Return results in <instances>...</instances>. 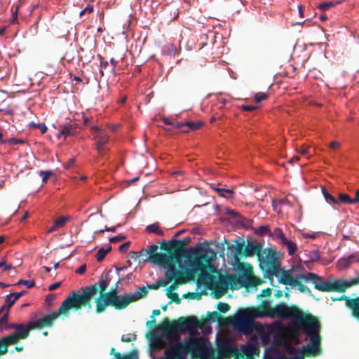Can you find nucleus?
Masks as SVG:
<instances>
[{
  "mask_svg": "<svg viewBox=\"0 0 359 359\" xmlns=\"http://www.w3.org/2000/svg\"><path fill=\"white\" fill-rule=\"evenodd\" d=\"M185 241L182 240H175L172 245H168L163 241L161 248L168 252L169 254L158 253V247L156 245H150L149 259L151 262L158 264L162 266H167L165 276L168 277V280L184 281V284L190 278V273L187 271H181L172 264L173 261H176L181 255V252L184 251Z\"/></svg>",
  "mask_w": 359,
  "mask_h": 359,
  "instance_id": "nucleus-1",
  "label": "nucleus"
},
{
  "mask_svg": "<svg viewBox=\"0 0 359 359\" xmlns=\"http://www.w3.org/2000/svg\"><path fill=\"white\" fill-rule=\"evenodd\" d=\"M273 313V307L271 306L270 302L264 301L258 308L241 309L237 316L230 319L236 330L244 334H250L255 329L254 318L264 316L271 318Z\"/></svg>",
  "mask_w": 359,
  "mask_h": 359,
  "instance_id": "nucleus-2",
  "label": "nucleus"
},
{
  "mask_svg": "<svg viewBox=\"0 0 359 359\" xmlns=\"http://www.w3.org/2000/svg\"><path fill=\"white\" fill-rule=\"evenodd\" d=\"M216 348L214 353L215 359H255V356L259 354V348L257 344L242 345L240 351L233 340L229 338L218 340Z\"/></svg>",
  "mask_w": 359,
  "mask_h": 359,
  "instance_id": "nucleus-3",
  "label": "nucleus"
},
{
  "mask_svg": "<svg viewBox=\"0 0 359 359\" xmlns=\"http://www.w3.org/2000/svg\"><path fill=\"white\" fill-rule=\"evenodd\" d=\"M309 337V342L302 346V355L298 357L314 358L322 353L320 347L322 337L320 335V324L318 318L308 313V316L299 325Z\"/></svg>",
  "mask_w": 359,
  "mask_h": 359,
  "instance_id": "nucleus-4",
  "label": "nucleus"
},
{
  "mask_svg": "<svg viewBox=\"0 0 359 359\" xmlns=\"http://www.w3.org/2000/svg\"><path fill=\"white\" fill-rule=\"evenodd\" d=\"M109 275H105L97 283L82 288L81 293L73 291L69 296L79 310L82 307H87L88 311L92 309L91 300L93 297L99 291V296H102L107 292V288L109 284Z\"/></svg>",
  "mask_w": 359,
  "mask_h": 359,
  "instance_id": "nucleus-5",
  "label": "nucleus"
},
{
  "mask_svg": "<svg viewBox=\"0 0 359 359\" xmlns=\"http://www.w3.org/2000/svg\"><path fill=\"white\" fill-rule=\"evenodd\" d=\"M358 260L359 261V257ZM303 278L306 281L313 282L314 288L321 292H344L348 288L359 284V275L350 280L338 279L327 281L315 273H309L306 276H303Z\"/></svg>",
  "mask_w": 359,
  "mask_h": 359,
  "instance_id": "nucleus-6",
  "label": "nucleus"
},
{
  "mask_svg": "<svg viewBox=\"0 0 359 359\" xmlns=\"http://www.w3.org/2000/svg\"><path fill=\"white\" fill-rule=\"evenodd\" d=\"M95 302L97 313L104 312L108 306H111L116 310H121L130 304V301H128L127 299V294L123 297H121L118 294L116 289L107 292L103 297H97L95 298Z\"/></svg>",
  "mask_w": 359,
  "mask_h": 359,
  "instance_id": "nucleus-7",
  "label": "nucleus"
},
{
  "mask_svg": "<svg viewBox=\"0 0 359 359\" xmlns=\"http://www.w3.org/2000/svg\"><path fill=\"white\" fill-rule=\"evenodd\" d=\"M72 309L74 311H78L76 304L73 302L71 297L69 295L62 303L59 309L50 314H48L43 318H41L36 320L31 321L32 327L34 329H40L43 327H50L53 322L60 316L66 315L69 311Z\"/></svg>",
  "mask_w": 359,
  "mask_h": 359,
  "instance_id": "nucleus-8",
  "label": "nucleus"
},
{
  "mask_svg": "<svg viewBox=\"0 0 359 359\" xmlns=\"http://www.w3.org/2000/svg\"><path fill=\"white\" fill-rule=\"evenodd\" d=\"M308 316L296 306H287L285 303H279L273 307V313L271 318L278 317L285 319H291L294 325L299 326Z\"/></svg>",
  "mask_w": 359,
  "mask_h": 359,
  "instance_id": "nucleus-9",
  "label": "nucleus"
},
{
  "mask_svg": "<svg viewBox=\"0 0 359 359\" xmlns=\"http://www.w3.org/2000/svg\"><path fill=\"white\" fill-rule=\"evenodd\" d=\"M34 330L32 323L29 321L27 325L20 324V328L17 330L12 334L2 337L0 339V356L8 352V347L10 345L17 344L21 339H27L31 330Z\"/></svg>",
  "mask_w": 359,
  "mask_h": 359,
  "instance_id": "nucleus-10",
  "label": "nucleus"
},
{
  "mask_svg": "<svg viewBox=\"0 0 359 359\" xmlns=\"http://www.w3.org/2000/svg\"><path fill=\"white\" fill-rule=\"evenodd\" d=\"M264 254L265 256L260 255V259H259V266L261 269L271 280V282H273V277L279 276L280 265L278 262L276 251L269 249Z\"/></svg>",
  "mask_w": 359,
  "mask_h": 359,
  "instance_id": "nucleus-11",
  "label": "nucleus"
},
{
  "mask_svg": "<svg viewBox=\"0 0 359 359\" xmlns=\"http://www.w3.org/2000/svg\"><path fill=\"white\" fill-rule=\"evenodd\" d=\"M203 254L198 255L196 251L194 252L196 255V257L190 262L189 266L194 272L204 271L208 264L216 258V252L212 248H203Z\"/></svg>",
  "mask_w": 359,
  "mask_h": 359,
  "instance_id": "nucleus-12",
  "label": "nucleus"
},
{
  "mask_svg": "<svg viewBox=\"0 0 359 359\" xmlns=\"http://www.w3.org/2000/svg\"><path fill=\"white\" fill-rule=\"evenodd\" d=\"M333 301H345L346 306L351 311V316L359 322V296L355 298H351L346 295H341L339 297H332Z\"/></svg>",
  "mask_w": 359,
  "mask_h": 359,
  "instance_id": "nucleus-13",
  "label": "nucleus"
},
{
  "mask_svg": "<svg viewBox=\"0 0 359 359\" xmlns=\"http://www.w3.org/2000/svg\"><path fill=\"white\" fill-rule=\"evenodd\" d=\"M77 133V125L76 123H67L60 126V131L57 135V138L69 136H74Z\"/></svg>",
  "mask_w": 359,
  "mask_h": 359,
  "instance_id": "nucleus-14",
  "label": "nucleus"
},
{
  "mask_svg": "<svg viewBox=\"0 0 359 359\" xmlns=\"http://www.w3.org/2000/svg\"><path fill=\"white\" fill-rule=\"evenodd\" d=\"M109 142V136L102 130H97L96 135V150L100 155H103L105 152V145Z\"/></svg>",
  "mask_w": 359,
  "mask_h": 359,
  "instance_id": "nucleus-15",
  "label": "nucleus"
},
{
  "mask_svg": "<svg viewBox=\"0 0 359 359\" xmlns=\"http://www.w3.org/2000/svg\"><path fill=\"white\" fill-rule=\"evenodd\" d=\"M292 273V270H285L280 267L279 276H277L278 278V283L285 285L292 286L297 280V278L293 277Z\"/></svg>",
  "mask_w": 359,
  "mask_h": 359,
  "instance_id": "nucleus-16",
  "label": "nucleus"
},
{
  "mask_svg": "<svg viewBox=\"0 0 359 359\" xmlns=\"http://www.w3.org/2000/svg\"><path fill=\"white\" fill-rule=\"evenodd\" d=\"M262 246L260 243L255 242L248 243L245 247L243 255L245 257H252L255 255H257L258 259H260V255Z\"/></svg>",
  "mask_w": 359,
  "mask_h": 359,
  "instance_id": "nucleus-17",
  "label": "nucleus"
},
{
  "mask_svg": "<svg viewBox=\"0 0 359 359\" xmlns=\"http://www.w3.org/2000/svg\"><path fill=\"white\" fill-rule=\"evenodd\" d=\"M220 284H224L225 287L229 285L231 290H237L244 286V284L241 278L236 276H228L227 281L224 283L221 282Z\"/></svg>",
  "mask_w": 359,
  "mask_h": 359,
  "instance_id": "nucleus-18",
  "label": "nucleus"
},
{
  "mask_svg": "<svg viewBox=\"0 0 359 359\" xmlns=\"http://www.w3.org/2000/svg\"><path fill=\"white\" fill-rule=\"evenodd\" d=\"M279 237L281 240V243L287 247L288 254L290 255H294L297 250L296 243L292 241L288 240L283 232L280 233Z\"/></svg>",
  "mask_w": 359,
  "mask_h": 359,
  "instance_id": "nucleus-19",
  "label": "nucleus"
},
{
  "mask_svg": "<svg viewBox=\"0 0 359 359\" xmlns=\"http://www.w3.org/2000/svg\"><path fill=\"white\" fill-rule=\"evenodd\" d=\"M137 294H127V299L128 301H130V304L145 297L148 294V290L145 287H139L137 290Z\"/></svg>",
  "mask_w": 359,
  "mask_h": 359,
  "instance_id": "nucleus-20",
  "label": "nucleus"
},
{
  "mask_svg": "<svg viewBox=\"0 0 359 359\" xmlns=\"http://www.w3.org/2000/svg\"><path fill=\"white\" fill-rule=\"evenodd\" d=\"M110 354L114 355L116 359H138L137 353L135 350L122 355L120 353L116 352L114 348H111Z\"/></svg>",
  "mask_w": 359,
  "mask_h": 359,
  "instance_id": "nucleus-21",
  "label": "nucleus"
},
{
  "mask_svg": "<svg viewBox=\"0 0 359 359\" xmlns=\"http://www.w3.org/2000/svg\"><path fill=\"white\" fill-rule=\"evenodd\" d=\"M17 300L13 297L11 293L6 295L4 304L0 308V314L4 312H8Z\"/></svg>",
  "mask_w": 359,
  "mask_h": 359,
  "instance_id": "nucleus-22",
  "label": "nucleus"
},
{
  "mask_svg": "<svg viewBox=\"0 0 359 359\" xmlns=\"http://www.w3.org/2000/svg\"><path fill=\"white\" fill-rule=\"evenodd\" d=\"M236 247L234 246H228V248L231 251L235 250L234 256L237 257L240 255H243V251L245 249V243L244 241H240L238 240L235 241Z\"/></svg>",
  "mask_w": 359,
  "mask_h": 359,
  "instance_id": "nucleus-23",
  "label": "nucleus"
},
{
  "mask_svg": "<svg viewBox=\"0 0 359 359\" xmlns=\"http://www.w3.org/2000/svg\"><path fill=\"white\" fill-rule=\"evenodd\" d=\"M309 273H307L306 274H302L298 278H297V280H295L294 283L293 284V287H297L299 290L301 292H308V293H311V290L304 285L301 282H300V280H303L306 282H307L304 278H303V276H306V275H308ZM311 283V281H310ZM312 283L314 285V283L312 282Z\"/></svg>",
  "mask_w": 359,
  "mask_h": 359,
  "instance_id": "nucleus-24",
  "label": "nucleus"
},
{
  "mask_svg": "<svg viewBox=\"0 0 359 359\" xmlns=\"http://www.w3.org/2000/svg\"><path fill=\"white\" fill-rule=\"evenodd\" d=\"M322 194L327 203H328L332 206H336V205H339L337 199L331 194H330L325 187H322Z\"/></svg>",
  "mask_w": 359,
  "mask_h": 359,
  "instance_id": "nucleus-25",
  "label": "nucleus"
},
{
  "mask_svg": "<svg viewBox=\"0 0 359 359\" xmlns=\"http://www.w3.org/2000/svg\"><path fill=\"white\" fill-rule=\"evenodd\" d=\"M211 187L222 197H232L234 194V191L232 189L219 188L214 185H211Z\"/></svg>",
  "mask_w": 359,
  "mask_h": 359,
  "instance_id": "nucleus-26",
  "label": "nucleus"
},
{
  "mask_svg": "<svg viewBox=\"0 0 359 359\" xmlns=\"http://www.w3.org/2000/svg\"><path fill=\"white\" fill-rule=\"evenodd\" d=\"M146 231L148 233H154L156 235L163 236L164 233L160 229V224L158 222L153 223L146 227Z\"/></svg>",
  "mask_w": 359,
  "mask_h": 359,
  "instance_id": "nucleus-27",
  "label": "nucleus"
},
{
  "mask_svg": "<svg viewBox=\"0 0 359 359\" xmlns=\"http://www.w3.org/2000/svg\"><path fill=\"white\" fill-rule=\"evenodd\" d=\"M177 53V48L174 43H169L162 49V53L166 55H175Z\"/></svg>",
  "mask_w": 359,
  "mask_h": 359,
  "instance_id": "nucleus-28",
  "label": "nucleus"
},
{
  "mask_svg": "<svg viewBox=\"0 0 359 359\" xmlns=\"http://www.w3.org/2000/svg\"><path fill=\"white\" fill-rule=\"evenodd\" d=\"M337 202L339 203V205H336L337 206H340L341 204H353V199L351 198L349 195L344 193L339 194V199H337Z\"/></svg>",
  "mask_w": 359,
  "mask_h": 359,
  "instance_id": "nucleus-29",
  "label": "nucleus"
},
{
  "mask_svg": "<svg viewBox=\"0 0 359 359\" xmlns=\"http://www.w3.org/2000/svg\"><path fill=\"white\" fill-rule=\"evenodd\" d=\"M25 143V141L24 140L18 139L15 137L4 139V140H2L1 142V144H10V145L22 144Z\"/></svg>",
  "mask_w": 359,
  "mask_h": 359,
  "instance_id": "nucleus-30",
  "label": "nucleus"
},
{
  "mask_svg": "<svg viewBox=\"0 0 359 359\" xmlns=\"http://www.w3.org/2000/svg\"><path fill=\"white\" fill-rule=\"evenodd\" d=\"M111 250V247L109 246L107 249H104L103 248L98 250L96 254V259L98 262H102L105 256Z\"/></svg>",
  "mask_w": 359,
  "mask_h": 359,
  "instance_id": "nucleus-31",
  "label": "nucleus"
},
{
  "mask_svg": "<svg viewBox=\"0 0 359 359\" xmlns=\"http://www.w3.org/2000/svg\"><path fill=\"white\" fill-rule=\"evenodd\" d=\"M222 316L217 311H208L207 313V321L216 322L220 320Z\"/></svg>",
  "mask_w": 359,
  "mask_h": 359,
  "instance_id": "nucleus-32",
  "label": "nucleus"
},
{
  "mask_svg": "<svg viewBox=\"0 0 359 359\" xmlns=\"http://www.w3.org/2000/svg\"><path fill=\"white\" fill-rule=\"evenodd\" d=\"M166 295L168 298L171 299L170 302H169L168 304H171L172 302H174L177 304H179L181 303V299L179 297V295L176 292H172L170 291H167Z\"/></svg>",
  "mask_w": 359,
  "mask_h": 359,
  "instance_id": "nucleus-33",
  "label": "nucleus"
},
{
  "mask_svg": "<svg viewBox=\"0 0 359 359\" xmlns=\"http://www.w3.org/2000/svg\"><path fill=\"white\" fill-rule=\"evenodd\" d=\"M261 281L259 278L252 276V277L247 279L246 283L244 284L245 287H255L260 284Z\"/></svg>",
  "mask_w": 359,
  "mask_h": 359,
  "instance_id": "nucleus-34",
  "label": "nucleus"
},
{
  "mask_svg": "<svg viewBox=\"0 0 359 359\" xmlns=\"http://www.w3.org/2000/svg\"><path fill=\"white\" fill-rule=\"evenodd\" d=\"M336 4H337V2H334V1H325V2H323V3L320 4L318 6V8H320V11H327L330 8L334 7Z\"/></svg>",
  "mask_w": 359,
  "mask_h": 359,
  "instance_id": "nucleus-35",
  "label": "nucleus"
},
{
  "mask_svg": "<svg viewBox=\"0 0 359 359\" xmlns=\"http://www.w3.org/2000/svg\"><path fill=\"white\" fill-rule=\"evenodd\" d=\"M29 125L30 128L39 129L42 134L46 133L48 130L47 126L43 123H35L31 122Z\"/></svg>",
  "mask_w": 359,
  "mask_h": 359,
  "instance_id": "nucleus-36",
  "label": "nucleus"
},
{
  "mask_svg": "<svg viewBox=\"0 0 359 359\" xmlns=\"http://www.w3.org/2000/svg\"><path fill=\"white\" fill-rule=\"evenodd\" d=\"M185 126L188 127L189 130H196L199 129L202 126V122L201 121H196V122H192V121H186L184 122Z\"/></svg>",
  "mask_w": 359,
  "mask_h": 359,
  "instance_id": "nucleus-37",
  "label": "nucleus"
},
{
  "mask_svg": "<svg viewBox=\"0 0 359 359\" xmlns=\"http://www.w3.org/2000/svg\"><path fill=\"white\" fill-rule=\"evenodd\" d=\"M217 308L218 309V312L219 313H226V312H228L230 309H231V306L229 304H226V303H224V302H219L218 304H217Z\"/></svg>",
  "mask_w": 359,
  "mask_h": 359,
  "instance_id": "nucleus-38",
  "label": "nucleus"
},
{
  "mask_svg": "<svg viewBox=\"0 0 359 359\" xmlns=\"http://www.w3.org/2000/svg\"><path fill=\"white\" fill-rule=\"evenodd\" d=\"M4 313L3 314V316L0 318V330H5L4 327L6 326V325H8V321L9 313L8 312H4Z\"/></svg>",
  "mask_w": 359,
  "mask_h": 359,
  "instance_id": "nucleus-39",
  "label": "nucleus"
},
{
  "mask_svg": "<svg viewBox=\"0 0 359 359\" xmlns=\"http://www.w3.org/2000/svg\"><path fill=\"white\" fill-rule=\"evenodd\" d=\"M268 94L262 92L256 93L254 97L256 103H259L262 101L266 100Z\"/></svg>",
  "mask_w": 359,
  "mask_h": 359,
  "instance_id": "nucleus-40",
  "label": "nucleus"
},
{
  "mask_svg": "<svg viewBox=\"0 0 359 359\" xmlns=\"http://www.w3.org/2000/svg\"><path fill=\"white\" fill-rule=\"evenodd\" d=\"M67 219H68V218L65 217H58L54 222L55 227H62V226H63L66 224Z\"/></svg>",
  "mask_w": 359,
  "mask_h": 359,
  "instance_id": "nucleus-41",
  "label": "nucleus"
},
{
  "mask_svg": "<svg viewBox=\"0 0 359 359\" xmlns=\"http://www.w3.org/2000/svg\"><path fill=\"white\" fill-rule=\"evenodd\" d=\"M15 285H25L27 288H32L34 286L35 283L34 280L21 279Z\"/></svg>",
  "mask_w": 359,
  "mask_h": 359,
  "instance_id": "nucleus-42",
  "label": "nucleus"
},
{
  "mask_svg": "<svg viewBox=\"0 0 359 359\" xmlns=\"http://www.w3.org/2000/svg\"><path fill=\"white\" fill-rule=\"evenodd\" d=\"M52 175L53 172L50 170H41L39 172V175L42 177V181L43 182H46Z\"/></svg>",
  "mask_w": 359,
  "mask_h": 359,
  "instance_id": "nucleus-43",
  "label": "nucleus"
},
{
  "mask_svg": "<svg viewBox=\"0 0 359 359\" xmlns=\"http://www.w3.org/2000/svg\"><path fill=\"white\" fill-rule=\"evenodd\" d=\"M129 255L131 259H134L135 261H138L139 263H141L142 262H146L147 261V259H140V255L137 252L131 251L129 253Z\"/></svg>",
  "mask_w": 359,
  "mask_h": 359,
  "instance_id": "nucleus-44",
  "label": "nucleus"
},
{
  "mask_svg": "<svg viewBox=\"0 0 359 359\" xmlns=\"http://www.w3.org/2000/svg\"><path fill=\"white\" fill-rule=\"evenodd\" d=\"M184 284V281H180L179 280L177 281H174L169 287L167 289V291H174L176 290L178 287L179 285H183Z\"/></svg>",
  "mask_w": 359,
  "mask_h": 359,
  "instance_id": "nucleus-45",
  "label": "nucleus"
},
{
  "mask_svg": "<svg viewBox=\"0 0 359 359\" xmlns=\"http://www.w3.org/2000/svg\"><path fill=\"white\" fill-rule=\"evenodd\" d=\"M257 233L262 236L265 235L270 233V229L268 226H260L258 228Z\"/></svg>",
  "mask_w": 359,
  "mask_h": 359,
  "instance_id": "nucleus-46",
  "label": "nucleus"
},
{
  "mask_svg": "<svg viewBox=\"0 0 359 359\" xmlns=\"http://www.w3.org/2000/svg\"><path fill=\"white\" fill-rule=\"evenodd\" d=\"M126 239V236L122 234H118L116 236L109 238V241L112 243H116Z\"/></svg>",
  "mask_w": 359,
  "mask_h": 359,
  "instance_id": "nucleus-47",
  "label": "nucleus"
},
{
  "mask_svg": "<svg viewBox=\"0 0 359 359\" xmlns=\"http://www.w3.org/2000/svg\"><path fill=\"white\" fill-rule=\"evenodd\" d=\"M94 11V6L93 5H88L83 10H82L80 13H79V16L81 17L83 16L85 13H93Z\"/></svg>",
  "mask_w": 359,
  "mask_h": 359,
  "instance_id": "nucleus-48",
  "label": "nucleus"
},
{
  "mask_svg": "<svg viewBox=\"0 0 359 359\" xmlns=\"http://www.w3.org/2000/svg\"><path fill=\"white\" fill-rule=\"evenodd\" d=\"M132 334H127L126 335H123L122 337H121V341L123 342H130L133 340H135L136 339V335L135 334H133V338H132Z\"/></svg>",
  "mask_w": 359,
  "mask_h": 359,
  "instance_id": "nucleus-49",
  "label": "nucleus"
},
{
  "mask_svg": "<svg viewBox=\"0 0 359 359\" xmlns=\"http://www.w3.org/2000/svg\"><path fill=\"white\" fill-rule=\"evenodd\" d=\"M286 351L290 354H297V353H301L302 352V350L300 351L297 349L296 347L292 346H288L286 348Z\"/></svg>",
  "mask_w": 359,
  "mask_h": 359,
  "instance_id": "nucleus-50",
  "label": "nucleus"
},
{
  "mask_svg": "<svg viewBox=\"0 0 359 359\" xmlns=\"http://www.w3.org/2000/svg\"><path fill=\"white\" fill-rule=\"evenodd\" d=\"M338 265L339 268L345 269L350 266L348 264V259L346 258L340 259L338 262Z\"/></svg>",
  "mask_w": 359,
  "mask_h": 359,
  "instance_id": "nucleus-51",
  "label": "nucleus"
},
{
  "mask_svg": "<svg viewBox=\"0 0 359 359\" xmlns=\"http://www.w3.org/2000/svg\"><path fill=\"white\" fill-rule=\"evenodd\" d=\"M130 245V242H126L119 246L118 250L121 252H126L128 250Z\"/></svg>",
  "mask_w": 359,
  "mask_h": 359,
  "instance_id": "nucleus-52",
  "label": "nucleus"
},
{
  "mask_svg": "<svg viewBox=\"0 0 359 359\" xmlns=\"http://www.w3.org/2000/svg\"><path fill=\"white\" fill-rule=\"evenodd\" d=\"M271 294V289L269 287H267V288L262 290V292L260 293V294H259V297H269Z\"/></svg>",
  "mask_w": 359,
  "mask_h": 359,
  "instance_id": "nucleus-53",
  "label": "nucleus"
},
{
  "mask_svg": "<svg viewBox=\"0 0 359 359\" xmlns=\"http://www.w3.org/2000/svg\"><path fill=\"white\" fill-rule=\"evenodd\" d=\"M358 257L359 256H358L357 255H351L346 259H348V264L351 265L353 262H359V261L358 260Z\"/></svg>",
  "mask_w": 359,
  "mask_h": 359,
  "instance_id": "nucleus-54",
  "label": "nucleus"
},
{
  "mask_svg": "<svg viewBox=\"0 0 359 359\" xmlns=\"http://www.w3.org/2000/svg\"><path fill=\"white\" fill-rule=\"evenodd\" d=\"M17 328H20V324L10 323V324L6 325V326L4 327V329L6 330H9V329H15V330H16Z\"/></svg>",
  "mask_w": 359,
  "mask_h": 359,
  "instance_id": "nucleus-55",
  "label": "nucleus"
},
{
  "mask_svg": "<svg viewBox=\"0 0 359 359\" xmlns=\"http://www.w3.org/2000/svg\"><path fill=\"white\" fill-rule=\"evenodd\" d=\"M264 359H304L303 357H292V358H287L286 356L285 355H283L281 356L280 358H273L272 356H270V355H267V356H265Z\"/></svg>",
  "mask_w": 359,
  "mask_h": 359,
  "instance_id": "nucleus-56",
  "label": "nucleus"
},
{
  "mask_svg": "<svg viewBox=\"0 0 359 359\" xmlns=\"http://www.w3.org/2000/svg\"><path fill=\"white\" fill-rule=\"evenodd\" d=\"M241 109L244 111H252L257 109V107L253 106V105H243V106H241Z\"/></svg>",
  "mask_w": 359,
  "mask_h": 359,
  "instance_id": "nucleus-57",
  "label": "nucleus"
},
{
  "mask_svg": "<svg viewBox=\"0 0 359 359\" xmlns=\"http://www.w3.org/2000/svg\"><path fill=\"white\" fill-rule=\"evenodd\" d=\"M172 280H168V276H165V280H157V282L158 283V285H159V287H165V286H166Z\"/></svg>",
  "mask_w": 359,
  "mask_h": 359,
  "instance_id": "nucleus-58",
  "label": "nucleus"
},
{
  "mask_svg": "<svg viewBox=\"0 0 359 359\" xmlns=\"http://www.w3.org/2000/svg\"><path fill=\"white\" fill-rule=\"evenodd\" d=\"M27 293V290H22L20 292H11L12 295L13 296V297H15V299L16 300H18L20 297H21L22 296H23L24 294H25Z\"/></svg>",
  "mask_w": 359,
  "mask_h": 359,
  "instance_id": "nucleus-59",
  "label": "nucleus"
},
{
  "mask_svg": "<svg viewBox=\"0 0 359 359\" xmlns=\"http://www.w3.org/2000/svg\"><path fill=\"white\" fill-rule=\"evenodd\" d=\"M173 127L177 129H182L183 127L185 126L184 122H179V121H172Z\"/></svg>",
  "mask_w": 359,
  "mask_h": 359,
  "instance_id": "nucleus-60",
  "label": "nucleus"
},
{
  "mask_svg": "<svg viewBox=\"0 0 359 359\" xmlns=\"http://www.w3.org/2000/svg\"><path fill=\"white\" fill-rule=\"evenodd\" d=\"M121 226V225H120V224H118V225H117V226H113V227H107L105 229H101V230H100V231H99V232H100V233H103V232H104V231H112V232H114V231L116 230L117 227H118V226Z\"/></svg>",
  "mask_w": 359,
  "mask_h": 359,
  "instance_id": "nucleus-61",
  "label": "nucleus"
},
{
  "mask_svg": "<svg viewBox=\"0 0 359 359\" xmlns=\"http://www.w3.org/2000/svg\"><path fill=\"white\" fill-rule=\"evenodd\" d=\"M86 264H83L76 270V273H79V274H83L86 272Z\"/></svg>",
  "mask_w": 359,
  "mask_h": 359,
  "instance_id": "nucleus-62",
  "label": "nucleus"
},
{
  "mask_svg": "<svg viewBox=\"0 0 359 359\" xmlns=\"http://www.w3.org/2000/svg\"><path fill=\"white\" fill-rule=\"evenodd\" d=\"M60 285H61V282H57V283H53V284H51V285L48 287V290H49L50 291L55 290H56L57 287H59Z\"/></svg>",
  "mask_w": 359,
  "mask_h": 359,
  "instance_id": "nucleus-63",
  "label": "nucleus"
},
{
  "mask_svg": "<svg viewBox=\"0 0 359 359\" xmlns=\"http://www.w3.org/2000/svg\"><path fill=\"white\" fill-rule=\"evenodd\" d=\"M330 147L331 149H337L340 147V142H337V141H333L332 142H330Z\"/></svg>",
  "mask_w": 359,
  "mask_h": 359,
  "instance_id": "nucleus-64",
  "label": "nucleus"
}]
</instances>
